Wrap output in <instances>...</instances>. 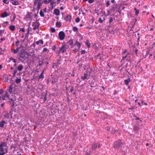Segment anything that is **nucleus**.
Instances as JSON below:
<instances>
[{
	"label": "nucleus",
	"mask_w": 155,
	"mask_h": 155,
	"mask_svg": "<svg viewBox=\"0 0 155 155\" xmlns=\"http://www.w3.org/2000/svg\"><path fill=\"white\" fill-rule=\"evenodd\" d=\"M8 149L6 144L4 142L0 144V155H4L7 152Z\"/></svg>",
	"instance_id": "nucleus-1"
},
{
	"label": "nucleus",
	"mask_w": 155,
	"mask_h": 155,
	"mask_svg": "<svg viewBox=\"0 0 155 155\" xmlns=\"http://www.w3.org/2000/svg\"><path fill=\"white\" fill-rule=\"evenodd\" d=\"M101 147V144L98 143H94L91 145V148L96 152L97 148H99Z\"/></svg>",
	"instance_id": "nucleus-2"
},
{
	"label": "nucleus",
	"mask_w": 155,
	"mask_h": 155,
	"mask_svg": "<svg viewBox=\"0 0 155 155\" xmlns=\"http://www.w3.org/2000/svg\"><path fill=\"white\" fill-rule=\"evenodd\" d=\"M90 75V72L87 71L86 73L84 74L83 76H82L81 77V79L83 80H85L86 79L87 80L89 78Z\"/></svg>",
	"instance_id": "nucleus-3"
},
{
	"label": "nucleus",
	"mask_w": 155,
	"mask_h": 155,
	"mask_svg": "<svg viewBox=\"0 0 155 155\" xmlns=\"http://www.w3.org/2000/svg\"><path fill=\"white\" fill-rule=\"evenodd\" d=\"M25 53L24 52V51H22L21 50L20 55L19 56V59L21 61H22L25 59Z\"/></svg>",
	"instance_id": "nucleus-4"
},
{
	"label": "nucleus",
	"mask_w": 155,
	"mask_h": 155,
	"mask_svg": "<svg viewBox=\"0 0 155 155\" xmlns=\"http://www.w3.org/2000/svg\"><path fill=\"white\" fill-rule=\"evenodd\" d=\"M122 144L120 140L114 142V148H118Z\"/></svg>",
	"instance_id": "nucleus-5"
},
{
	"label": "nucleus",
	"mask_w": 155,
	"mask_h": 155,
	"mask_svg": "<svg viewBox=\"0 0 155 155\" xmlns=\"http://www.w3.org/2000/svg\"><path fill=\"white\" fill-rule=\"evenodd\" d=\"M58 37L61 40H63L64 39L65 37V35L63 31H60L58 34Z\"/></svg>",
	"instance_id": "nucleus-6"
},
{
	"label": "nucleus",
	"mask_w": 155,
	"mask_h": 155,
	"mask_svg": "<svg viewBox=\"0 0 155 155\" xmlns=\"http://www.w3.org/2000/svg\"><path fill=\"white\" fill-rule=\"evenodd\" d=\"M86 153L88 155H91L95 153L96 152L91 147L90 149H88L86 150Z\"/></svg>",
	"instance_id": "nucleus-7"
},
{
	"label": "nucleus",
	"mask_w": 155,
	"mask_h": 155,
	"mask_svg": "<svg viewBox=\"0 0 155 155\" xmlns=\"http://www.w3.org/2000/svg\"><path fill=\"white\" fill-rule=\"evenodd\" d=\"M40 25L38 22H33L32 26H33V29L35 30L38 29Z\"/></svg>",
	"instance_id": "nucleus-8"
},
{
	"label": "nucleus",
	"mask_w": 155,
	"mask_h": 155,
	"mask_svg": "<svg viewBox=\"0 0 155 155\" xmlns=\"http://www.w3.org/2000/svg\"><path fill=\"white\" fill-rule=\"evenodd\" d=\"M9 97V95L7 93H6L5 95L0 97V99L2 98V100H6L7 98H8Z\"/></svg>",
	"instance_id": "nucleus-9"
},
{
	"label": "nucleus",
	"mask_w": 155,
	"mask_h": 155,
	"mask_svg": "<svg viewBox=\"0 0 155 155\" xmlns=\"http://www.w3.org/2000/svg\"><path fill=\"white\" fill-rule=\"evenodd\" d=\"M67 49V48L66 46L64 45H63L60 48L61 52L62 53H64L65 51Z\"/></svg>",
	"instance_id": "nucleus-10"
},
{
	"label": "nucleus",
	"mask_w": 155,
	"mask_h": 155,
	"mask_svg": "<svg viewBox=\"0 0 155 155\" xmlns=\"http://www.w3.org/2000/svg\"><path fill=\"white\" fill-rule=\"evenodd\" d=\"M9 14L7 13L6 12H5L1 14V17L2 18H5L9 16Z\"/></svg>",
	"instance_id": "nucleus-11"
},
{
	"label": "nucleus",
	"mask_w": 155,
	"mask_h": 155,
	"mask_svg": "<svg viewBox=\"0 0 155 155\" xmlns=\"http://www.w3.org/2000/svg\"><path fill=\"white\" fill-rule=\"evenodd\" d=\"M11 2L14 5H17L19 4L18 2L15 0H11Z\"/></svg>",
	"instance_id": "nucleus-12"
},
{
	"label": "nucleus",
	"mask_w": 155,
	"mask_h": 155,
	"mask_svg": "<svg viewBox=\"0 0 155 155\" xmlns=\"http://www.w3.org/2000/svg\"><path fill=\"white\" fill-rule=\"evenodd\" d=\"M71 16L70 15H68L66 16L65 19L66 21H70L71 20Z\"/></svg>",
	"instance_id": "nucleus-13"
},
{
	"label": "nucleus",
	"mask_w": 155,
	"mask_h": 155,
	"mask_svg": "<svg viewBox=\"0 0 155 155\" xmlns=\"http://www.w3.org/2000/svg\"><path fill=\"white\" fill-rule=\"evenodd\" d=\"M54 13L56 15H58L60 14V11L58 9H55L54 11Z\"/></svg>",
	"instance_id": "nucleus-14"
},
{
	"label": "nucleus",
	"mask_w": 155,
	"mask_h": 155,
	"mask_svg": "<svg viewBox=\"0 0 155 155\" xmlns=\"http://www.w3.org/2000/svg\"><path fill=\"white\" fill-rule=\"evenodd\" d=\"M6 124V122H5L4 120L0 122V127H1L3 128L4 127V124Z\"/></svg>",
	"instance_id": "nucleus-15"
},
{
	"label": "nucleus",
	"mask_w": 155,
	"mask_h": 155,
	"mask_svg": "<svg viewBox=\"0 0 155 155\" xmlns=\"http://www.w3.org/2000/svg\"><path fill=\"white\" fill-rule=\"evenodd\" d=\"M15 26L14 25H12L9 27V29L12 31H13L15 30Z\"/></svg>",
	"instance_id": "nucleus-16"
},
{
	"label": "nucleus",
	"mask_w": 155,
	"mask_h": 155,
	"mask_svg": "<svg viewBox=\"0 0 155 155\" xmlns=\"http://www.w3.org/2000/svg\"><path fill=\"white\" fill-rule=\"evenodd\" d=\"M23 68V66L22 65H20L17 68V70L19 71H21Z\"/></svg>",
	"instance_id": "nucleus-17"
},
{
	"label": "nucleus",
	"mask_w": 155,
	"mask_h": 155,
	"mask_svg": "<svg viewBox=\"0 0 155 155\" xmlns=\"http://www.w3.org/2000/svg\"><path fill=\"white\" fill-rule=\"evenodd\" d=\"M74 45H77L78 48L79 49L81 47V44L78 41H76L74 44Z\"/></svg>",
	"instance_id": "nucleus-18"
},
{
	"label": "nucleus",
	"mask_w": 155,
	"mask_h": 155,
	"mask_svg": "<svg viewBox=\"0 0 155 155\" xmlns=\"http://www.w3.org/2000/svg\"><path fill=\"white\" fill-rule=\"evenodd\" d=\"M42 5V3L41 2V1H40L38 2L37 4V8L38 10H39L41 6Z\"/></svg>",
	"instance_id": "nucleus-19"
},
{
	"label": "nucleus",
	"mask_w": 155,
	"mask_h": 155,
	"mask_svg": "<svg viewBox=\"0 0 155 155\" xmlns=\"http://www.w3.org/2000/svg\"><path fill=\"white\" fill-rule=\"evenodd\" d=\"M131 81V80L130 78H128L126 80H124V83L125 84L127 85Z\"/></svg>",
	"instance_id": "nucleus-20"
},
{
	"label": "nucleus",
	"mask_w": 155,
	"mask_h": 155,
	"mask_svg": "<svg viewBox=\"0 0 155 155\" xmlns=\"http://www.w3.org/2000/svg\"><path fill=\"white\" fill-rule=\"evenodd\" d=\"M19 50L18 48H17L15 49H13L12 50V51L13 52L14 54H16L17 53Z\"/></svg>",
	"instance_id": "nucleus-21"
},
{
	"label": "nucleus",
	"mask_w": 155,
	"mask_h": 155,
	"mask_svg": "<svg viewBox=\"0 0 155 155\" xmlns=\"http://www.w3.org/2000/svg\"><path fill=\"white\" fill-rule=\"evenodd\" d=\"M60 64V61H58L57 63H54V65H53L52 67L54 68L55 66V67L57 68Z\"/></svg>",
	"instance_id": "nucleus-22"
},
{
	"label": "nucleus",
	"mask_w": 155,
	"mask_h": 155,
	"mask_svg": "<svg viewBox=\"0 0 155 155\" xmlns=\"http://www.w3.org/2000/svg\"><path fill=\"white\" fill-rule=\"evenodd\" d=\"M44 73V70L42 71V73L39 76V79L43 78H44V76L43 75Z\"/></svg>",
	"instance_id": "nucleus-23"
},
{
	"label": "nucleus",
	"mask_w": 155,
	"mask_h": 155,
	"mask_svg": "<svg viewBox=\"0 0 155 155\" xmlns=\"http://www.w3.org/2000/svg\"><path fill=\"white\" fill-rule=\"evenodd\" d=\"M85 44L87 45L88 48H89L91 44L88 40H87L85 42Z\"/></svg>",
	"instance_id": "nucleus-24"
},
{
	"label": "nucleus",
	"mask_w": 155,
	"mask_h": 155,
	"mask_svg": "<svg viewBox=\"0 0 155 155\" xmlns=\"http://www.w3.org/2000/svg\"><path fill=\"white\" fill-rule=\"evenodd\" d=\"M17 69H15L14 70L13 73L12 77H14L16 75V74L17 72Z\"/></svg>",
	"instance_id": "nucleus-25"
},
{
	"label": "nucleus",
	"mask_w": 155,
	"mask_h": 155,
	"mask_svg": "<svg viewBox=\"0 0 155 155\" xmlns=\"http://www.w3.org/2000/svg\"><path fill=\"white\" fill-rule=\"evenodd\" d=\"M21 81V78H17L15 80V82L17 84L19 83Z\"/></svg>",
	"instance_id": "nucleus-26"
},
{
	"label": "nucleus",
	"mask_w": 155,
	"mask_h": 155,
	"mask_svg": "<svg viewBox=\"0 0 155 155\" xmlns=\"http://www.w3.org/2000/svg\"><path fill=\"white\" fill-rule=\"evenodd\" d=\"M13 88V86L12 85H11L10 86L9 88V92L11 94L12 92V90Z\"/></svg>",
	"instance_id": "nucleus-27"
},
{
	"label": "nucleus",
	"mask_w": 155,
	"mask_h": 155,
	"mask_svg": "<svg viewBox=\"0 0 155 155\" xmlns=\"http://www.w3.org/2000/svg\"><path fill=\"white\" fill-rule=\"evenodd\" d=\"M52 1V0H45L43 2L44 3L47 4L51 2Z\"/></svg>",
	"instance_id": "nucleus-28"
},
{
	"label": "nucleus",
	"mask_w": 155,
	"mask_h": 155,
	"mask_svg": "<svg viewBox=\"0 0 155 155\" xmlns=\"http://www.w3.org/2000/svg\"><path fill=\"white\" fill-rule=\"evenodd\" d=\"M56 25L58 28H60L61 25V23L59 22H57L56 23Z\"/></svg>",
	"instance_id": "nucleus-29"
},
{
	"label": "nucleus",
	"mask_w": 155,
	"mask_h": 155,
	"mask_svg": "<svg viewBox=\"0 0 155 155\" xmlns=\"http://www.w3.org/2000/svg\"><path fill=\"white\" fill-rule=\"evenodd\" d=\"M73 30L74 32H78V29L77 27L74 26L73 28Z\"/></svg>",
	"instance_id": "nucleus-30"
},
{
	"label": "nucleus",
	"mask_w": 155,
	"mask_h": 155,
	"mask_svg": "<svg viewBox=\"0 0 155 155\" xmlns=\"http://www.w3.org/2000/svg\"><path fill=\"white\" fill-rule=\"evenodd\" d=\"M134 10L135 11L136 15L137 16L139 12V10L137 9L136 8H134Z\"/></svg>",
	"instance_id": "nucleus-31"
},
{
	"label": "nucleus",
	"mask_w": 155,
	"mask_h": 155,
	"mask_svg": "<svg viewBox=\"0 0 155 155\" xmlns=\"http://www.w3.org/2000/svg\"><path fill=\"white\" fill-rule=\"evenodd\" d=\"M40 15L41 17H44L45 16L44 13L42 10H41L40 12Z\"/></svg>",
	"instance_id": "nucleus-32"
},
{
	"label": "nucleus",
	"mask_w": 155,
	"mask_h": 155,
	"mask_svg": "<svg viewBox=\"0 0 155 155\" xmlns=\"http://www.w3.org/2000/svg\"><path fill=\"white\" fill-rule=\"evenodd\" d=\"M69 43L71 46H72L73 44V40L71 39L69 41Z\"/></svg>",
	"instance_id": "nucleus-33"
},
{
	"label": "nucleus",
	"mask_w": 155,
	"mask_h": 155,
	"mask_svg": "<svg viewBox=\"0 0 155 155\" xmlns=\"http://www.w3.org/2000/svg\"><path fill=\"white\" fill-rule=\"evenodd\" d=\"M40 1H41V0H35L34 3L35 5H36Z\"/></svg>",
	"instance_id": "nucleus-34"
},
{
	"label": "nucleus",
	"mask_w": 155,
	"mask_h": 155,
	"mask_svg": "<svg viewBox=\"0 0 155 155\" xmlns=\"http://www.w3.org/2000/svg\"><path fill=\"white\" fill-rule=\"evenodd\" d=\"M104 20H102L101 18L99 19L98 21L100 23H102L104 20V18H103Z\"/></svg>",
	"instance_id": "nucleus-35"
},
{
	"label": "nucleus",
	"mask_w": 155,
	"mask_h": 155,
	"mask_svg": "<svg viewBox=\"0 0 155 155\" xmlns=\"http://www.w3.org/2000/svg\"><path fill=\"white\" fill-rule=\"evenodd\" d=\"M2 2L4 3L5 4H8L9 2V0H2Z\"/></svg>",
	"instance_id": "nucleus-36"
},
{
	"label": "nucleus",
	"mask_w": 155,
	"mask_h": 155,
	"mask_svg": "<svg viewBox=\"0 0 155 155\" xmlns=\"http://www.w3.org/2000/svg\"><path fill=\"white\" fill-rule=\"evenodd\" d=\"M61 51L60 49L59 50H58L56 51V52L57 53V56H59V54H60V53H61Z\"/></svg>",
	"instance_id": "nucleus-37"
},
{
	"label": "nucleus",
	"mask_w": 155,
	"mask_h": 155,
	"mask_svg": "<svg viewBox=\"0 0 155 155\" xmlns=\"http://www.w3.org/2000/svg\"><path fill=\"white\" fill-rule=\"evenodd\" d=\"M51 31L52 32L54 33L55 31V29L54 28L52 27L51 28Z\"/></svg>",
	"instance_id": "nucleus-38"
},
{
	"label": "nucleus",
	"mask_w": 155,
	"mask_h": 155,
	"mask_svg": "<svg viewBox=\"0 0 155 155\" xmlns=\"http://www.w3.org/2000/svg\"><path fill=\"white\" fill-rule=\"evenodd\" d=\"M139 129V128L137 126H135L134 128V130L135 131H137Z\"/></svg>",
	"instance_id": "nucleus-39"
},
{
	"label": "nucleus",
	"mask_w": 155,
	"mask_h": 155,
	"mask_svg": "<svg viewBox=\"0 0 155 155\" xmlns=\"http://www.w3.org/2000/svg\"><path fill=\"white\" fill-rule=\"evenodd\" d=\"M4 117L6 118H9V114H5L4 115Z\"/></svg>",
	"instance_id": "nucleus-40"
},
{
	"label": "nucleus",
	"mask_w": 155,
	"mask_h": 155,
	"mask_svg": "<svg viewBox=\"0 0 155 155\" xmlns=\"http://www.w3.org/2000/svg\"><path fill=\"white\" fill-rule=\"evenodd\" d=\"M48 50V49L46 48H44L43 49V51H42V52H46V51H47Z\"/></svg>",
	"instance_id": "nucleus-41"
},
{
	"label": "nucleus",
	"mask_w": 155,
	"mask_h": 155,
	"mask_svg": "<svg viewBox=\"0 0 155 155\" xmlns=\"http://www.w3.org/2000/svg\"><path fill=\"white\" fill-rule=\"evenodd\" d=\"M80 21V18L79 17L77 18L75 20V22H78Z\"/></svg>",
	"instance_id": "nucleus-42"
},
{
	"label": "nucleus",
	"mask_w": 155,
	"mask_h": 155,
	"mask_svg": "<svg viewBox=\"0 0 155 155\" xmlns=\"http://www.w3.org/2000/svg\"><path fill=\"white\" fill-rule=\"evenodd\" d=\"M94 1V0H88V2L90 3L91 4Z\"/></svg>",
	"instance_id": "nucleus-43"
},
{
	"label": "nucleus",
	"mask_w": 155,
	"mask_h": 155,
	"mask_svg": "<svg viewBox=\"0 0 155 155\" xmlns=\"http://www.w3.org/2000/svg\"><path fill=\"white\" fill-rule=\"evenodd\" d=\"M57 4H59L60 2H62L64 1L63 0H57Z\"/></svg>",
	"instance_id": "nucleus-44"
},
{
	"label": "nucleus",
	"mask_w": 155,
	"mask_h": 155,
	"mask_svg": "<svg viewBox=\"0 0 155 155\" xmlns=\"http://www.w3.org/2000/svg\"><path fill=\"white\" fill-rule=\"evenodd\" d=\"M20 31H21L23 32H24L25 31V29H24V28H20Z\"/></svg>",
	"instance_id": "nucleus-45"
},
{
	"label": "nucleus",
	"mask_w": 155,
	"mask_h": 155,
	"mask_svg": "<svg viewBox=\"0 0 155 155\" xmlns=\"http://www.w3.org/2000/svg\"><path fill=\"white\" fill-rule=\"evenodd\" d=\"M106 5L107 7H108V6H109L110 5V4L109 1H107Z\"/></svg>",
	"instance_id": "nucleus-46"
},
{
	"label": "nucleus",
	"mask_w": 155,
	"mask_h": 155,
	"mask_svg": "<svg viewBox=\"0 0 155 155\" xmlns=\"http://www.w3.org/2000/svg\"><path fill=\"white\" fill-rule=\"evenodd\" d=\"M78 8V7L77 5H75L74 6V10H77Z\"/></svg>",
	"instance_id": "nucleus-47"
},
{
	"label": "nucleus",
	"mask_w": 155,
	"mask_h": 155,
	"mask_svg": "<svg viewBox=\"0 0 155 155\" xmlns=\"http://www.w3.org/2000/svg\"><path fill=\"white\" fill-rule=\"evenodd\" d=\"M114 8H115L114 7V6H112V7L111 8V9H110V11H111L114 12Z\"/></svg>",
	"instance_id": "nucleus-48"
},
{
	"label": "nucleus",
	"mask_w": 155,
	"mask_h": 155,
	"mask_svg": "<svg viewBox=\"0 0 155 155\" xmlns=\"http://www.w3.org/2000/svg\"><path fill=\"white\" fill-rule=\"evenodd\" d=\"M113 21V19L112 18H111L109 20V23L110 24Z\"/></svg>",
	"instance_id": "nucleus-49"
},
{
	"label": "nucleus",
	"mask_w": 155,
	"mask_h": 155,
	"mask_svg": "<svg viewBox=\"0 0 155 155\" xmlns=\"http://www.w3.org/2000/svg\"><path fill=\"white\" fill-rule=\"evenodd\" d=\"M56 48V47L55 45L53 46L52 47V49L53 50H55Z\"/></svg>",
	"instance_id": "nucleus-50"
},
{
	"label": "nucleus",
	"mask_w": 155,
	"mask_h": 155,
	"mask_svg": "<svg viewBox=\"0 0 155 155\" xmlns=\"http://www.w3.org/2000/svg\"><path fill=\"white\" fill-rule=\"evenodd\" d=\"M3 33V31H2V30L0 31V35L1 37L2 36V34Z\"/></svg>",
	"instance_id": "nucleus-51"
},
{
	"label": "nucleus",
	"mask_w": 155,
	"mask_h": 155,
	"mask_svg": "<svg viewBox=\"0 0 155 155\" xmlns=\"http://www.w3.org/2000/svg\"><path fill=\"white\" fill-rule=\"evenodd\" d=\"M39 42L42 45L43 44V41L42 40H39Z\"/></svg>",
	"instance_id": "nucleus-52"
},
{
	"label": "nucleus",
	"mask_w": 155,
	"mask_h": 155,
	"mask_svg": "<svg viewBox=\"0 0 155 155\" xmlns=\"http://www.w3.org/2000/svg\"><path fill=\"white\" fill-rule=\"evenodd\" d=\"M12 60L14 63H16V60L15 59L12 58Z\"/></svg>",
	"instance_id": "nucleus-53"
},
{
	"label": "nucleus",
	"mask_w": 155,
	"mask_h": 155,
	"mask_svg": "<svg viewBox=\"0 0 155 155\" xmlns=\"http://www.w3.org/2000/svg\"><path fill=\"white\" fill-rule=\"evenodd\" d=\"M85 52L86 51L85 50H82L81 51V54H84L85 53Z\"/></svg>",
	"instance_id": "nucleus-54"
},
{
	"label": "nucleus",
	"mask_w": 155,
	"mask_h": 155,
	"mask_svg": "<svg viewBox=\"0 0 155 155\" xmlns=\"http://www.w3.org/2000/svg\"><path fill=\"white\" fill-rule=\"evenodd\" d=\"M5 39V37H2V38L1 39V40L2 41H4Z\"/></svg>",
	"instance_id": "nucleus-55"
},
{
	"label": "nucleus",
	"mask_w": 155,
	"mask_h": 155,
	"mask_svg": "<svg viewBox=\"0 0 155 155\" xmlns=\"http://www.w3.org/2000/svg\"><path fill=\"white\" fill-rule=\"evenodd\" d=\"M141 103L142 104V105H143V104L145 105H147V104L146 103H143V101H141Z\"/></svg>",
	"instance_id": "nucleus-56"
},
{
	"label": "nucleus",
	"mask_w": 155,
	"mask_h": 155,
	"mask_svg": "<svg viewBox=\"0 0 155 155\" xmlns=\"http://www.w3.org/2000/svg\"><path fill=\"white\" fill-rule=\"evenodd\" d=\"M127 56V55L123 56V57H122V59L124 60L126 58Z\"/></svg>",
	"instance_id": "nucleus-57"
},
{
	"label": "nucleus",
	"mask_w": 155,
	"mask_h": 155,
	"mask_svg": "<svg viewBox=\"0 0 155 155\" xmlns=\"http://www.w3.org/2000/svg\"><path fill=\"white\" fill-rule=\"evenodd\" d=\"M51 5L52 6V7H53V4H54V2L53 1H52V2H51Z\"/></svg>",
	"instance_id": "nucleus-58"
},
{
	"label": "nucleus",
	"mask_w": 155,
	"mask_h": 155,
	"mask_svg": "<svg viewBox=\"0 0 155 155\" xmlns=\"http://www.w3.org/2000/svg\"><path fill=\"white\" fill-rule=\"evenodd\" d=\"M19 41L18 40L17 41H16V42L15 43H16V45H17V46H18V43H19Z\"/></svg>",
	"instance_id": "nucleus-59"
},
{
	"label": "nucleus",
	"mask_w": 155,
	"mask_h": 155,
	"mask_svg": "<svg viewBox=\"0 0 155 155\" xmlns=\"http://www.w3.org/2000/svg\"><path fill=\"white\" fill-rule=\"evenodd\" d=\"M40 43V42H39V40L38 41H37L36 42V44H37V45H38Z\"/></svg>",
	"instance_id": "nucleus-60"
},
{
	"label": "nucleus",
	"mask_w": 155,
	"mask_h": 155,
	"mask_svg": "<svg viewBox=\"0 0 155 155\" xmlns=\"http://www.w3.org/2000/svg\"><path fill=\"white\" fill-rule=\"evenodd\" d=\"M3 92V90L2 89H1V90H0V94H1Z\"/></svg>",
	"instance_id": "nucleus-61"
},
{
	"label": "nucleus",
	"mask_w": 155,
	"mask_h": 155,
	"mask_svg": "<svg viewBox=\"0 0 155 155\" xmlns=\"http://www.w3.org/2000/svg\"><path fill=\"white\" fill-rule=\"evenodd\" d=\"M28 35L29 34L27 33L25 35V38H28L29 36Z\"/></svg>",
	"instance_id": "nucleus-62"
},
{
	"label": "nucleus",
	"mask_w": 155,
	"mask_h": 155,
	"mask_svg": "<svg viewBox=\"0 0 155 155\" xmlns=\"http://www.w3.org/2000/svg\"><path fill=\"white\" fill-rule=\"evenodd\" d=\"M27 34H29V28H28L27 29Z\"/></svg>",
	"instance_id": "nucleus-63"
},
{
	"label": "nucleus",
	"mask_w": 155,
	"mask_h": 155,
	"mask_svg": "<svg viewBox=\"0 0 155 155\" xmlns=\"http://www.w3.org/2000/svg\"><path fill=\"white\" fill-rule=\"evenodd\" d=\"M15 15L13 17V21H14L15 19Z\"/></svg>",
	"instance_id": "nucleus-64"
}]
</instances>
